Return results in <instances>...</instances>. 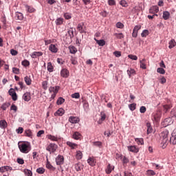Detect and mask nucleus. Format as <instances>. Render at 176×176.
I'll return each instance as SVG.
<instances>
[{
  "mask_svg": "<svg viewBox=\"0 0 176 176\" xmlns=\"http://www.w3.org/2000/svg\"><path fill=\"white\" fill-rule=\"evenodd\" d=\"M9 107H10V102H5L1 106V108L3 111H6Z\"/></svg>",
  "mask_w": 176,
  "mask_h": 176,
  "instance_id": "nucleus-31",
  "label": "nucleus"
},
{
  "mask_svg": "<svg viewBox=\"0 0 176 176\" xmlns=\"http://www.w3.org/2000/svg\"><path fill=\"white\" fill-rule=\"evenodd\" d=\"M21 64L23 67H28L30 65V61L28 60H24L22 61Z\"/></svg>",
  "mask_w": 176,
  "mask_h": 176,
  "instance_id": "nucleus-57",
  "label": "nucleus"
},
{
  "mask_svg": "<svg viewBox=\"0 0 176 176\" xmlns=\"http://www.w3.org/2000/svg\"><path fill=\"white\" fill-rule=\"evenodd\" d=\"M15 19H16V20L21 21V20H23V19H24V16L23 15V13L16 12L15 13Z\"/></svg>",
  "mask_w": 176,
  "mask_h": 176,
  "instance_id": "nucleus-22",
  "label": "nucleus"
},
{
  "mask_svg": "<svg viewBox=\"0 0 176 176\" xmlns=\"http://www.w3.org/2000/svg\"><path fill=\"white\" fill-rule=\"evenodd\" d=\"M47 138H48V140H50L51 141H54V142L58 141V138H57V137L52 135H48Z\"/></svg>",
  "mask_w": 176,
  "mask_h": 176,
  "instance_id": "nucleus-37",
  "label": "nucleus"
},
{
  "mask_svg": "<svg viewBox=\"0 0 176 176\" xmlns=\"http://www.w3.org/2000/svg\"><path fill=\"white\" fill-rule=\"evenodd\" d=\"M17 134H23V131H24V129L23 127H19L16 130Z\"/></svg>",
  "mask_w": 176,
  "mask_h": 176,
  "instance_id": "nucleus-60",
  "label": "nucleus"
},
{
  "mask_svg": "<svg viewBox=\"0 0 176 176\" xmlns=\"http://www.w3.org/2000/svg\"><path fill=\"white\" fill-rule=\"evenodd\" d=\"M87 163H88V164H89V166H91V167H94V166H96V164L97 163V162L93 157H89L87 160Z\"/></svg>",
  "mask_w": 176,
  "mask_h": 176,
  "instance_id": "nucleus-16",
  "label": "nucleus"
},
{
  "mask_svg": "<svg viewBox=\"0 0 176 176\" xmlns=\"http://www.w3.org/2000/svg\"><path fill=\"white\" fill-rule=\"evenodd\" d=\"M19 148L20 151L22 153H28L31 151V147L30 146V144H25V143H22V144H18Z\"/></svg>",
  "mask_w": 176,
  "mask_h": 176,
  "instance_id": "nucleus-2",
  "label": "nucleus"
},
{
  "mask_svg": "<svg viewBox=\"0 0 176 176\" xmlns=\"http://www.w3.org/2000/svg\"><path fill=\"white\" fill-rule=\"evenodd\" d=\"M146 126H147V134H151V133H152V130H153L151 123L147 122Z\"/></svg>",
  "mask_w": 176,
  "mask_h": 176,
  "instance_id": "nucleus-44",
  "label": "nucleus"
},
{
  "mask_svg": "<svg viewBox=\"0 0 176 176\" xmlns=\"http://www.w3.org/2000/svg\"><path fill=\"white\" fill-rule=\"evenodd\" d=\"M25 9L29 13H34L35 12V8L30 6H25Z\"/></svg>",
  "mask_w": 176,
  "mask_h": 176,
  "instance_id": "nucleus-38",
  "label": "nucleus"
},
{
  "mask_svg": "<svg viewBox=\"0 0 176 176\" xmlns=\"http://www.w3.org/2000/svg\"><path fill=\"white\" fill-rule=\"evenodd\" d=\"M65 112V111L64 110V109L60 108L55 112L54 116H63V115H64Z\"/></svg>",
  "mask_w": 176,
  "mask_h": 176,
  "instance_id": "nucleus-19",
  "label": "nucleus"
},
{
  "mask_svg": "<svg viewBox=\"0 0 176 176\" xmlns=\"http://www.w3.org/2000/svg\"><path fill=\"white\" fill-rule=\"evenodd\" d=\"M171 107H172V106L170 104L164 105V109L165 112H167V111H168V109H170Z\"/></svg>",
  "mask_w": 176,
  "mask_h": 176,
  "instance_id": "nucleus-63",
  "label": "nucleus"
},
{
  "mask_svg": "<svg viewBox=\"0 0 176 176\" xmlns=\"http://www.w3.org/2000/svg\"><path fill=\"white\" fill-rule=\"evenodd\" d=\"M106 118H107V116L105 115V113H104L103 111H101L100 112V120L104 121V120H105Z\"/></svg>",
  "mask_w": 176,
  "mask_h": 176,
  "instance_id": "nucleus-59",
  "label": "nucleus"
},
{
  "mask_svg": "<svg viewBox=\"0 0 176 176\" xmlns=\"http://www.w3.org/2000/svg\"><path fill=\"white\" fill-rule=\"evenodd\" d=\"M94 146H98V148H101V146H102V142H94Z\"/></svg>",
  "mask_w": 176,
  "mask_h": 176,
  "instance_id": "nucleus-61",
  "label": "nucleus"
},
{
  "mask_svg": "<svg viewBox=\"0 0 176 176\" xmlns=\"http://www.w3.org/2000/svg\"><path fill=\"white\" fill-rule=\"evenodd\" d=\"M49 50L52 52V53H57L58 50L57 49V47L54 44H51L49 47Z\"/></svg>",
  "mask_w": 176,
  "mask_h": 176,
  "instance_id": "nucleus-21",
  "label": "nucleus"
},
{
  "mask_svg": "<svg viewBox=\"0 0 176 176\" xmlns=\"http://www.w3.org/2000/svg\"><path fill=\"white\" fill-rule=\"evenodd\" d=\"M94 41H96L99 46H104L105 45V41L104 39L98 40L97 38H94Z\"/></svg>",
  "mask_w": 176,
  "mask_h": 176,
  "instance_id": "nucleus-26",
  "label": "nucleus"
},
{
  "mask_svg": "<svg viewBox=\"0 0 176 176\" xmlns=\"http://www.w3.org/2000/svg\"><path fill=\"white\" fill-rule=\"evenodd\" d=\"M148 35H149V31H148V30H144L141 33V36L142 38H146V36H148Z\"/></svg>",
  "mask_w": 176,
  "mask_h": 176,
  "instance_id": "nucleus-43",
  "label": "nucleus"
},
{
  "mask_svg": "<svg viewBox=\"0 0 176 176\" xmlns=\"http://www.w3.org/2000/svg\"><path fill=\"white\" fill-rule=\"evenodd\" d=\"M8 127V122L5 120H0V129L5 130Z\"/></svg>",
  "mask_w": 176,
  "mask_h": 176,
  "instance_id": "nucleus-18",
  "label": "nucleus"
},
{
  "mask_svg": "<svg viewBox=\"0 0 176 176\" xmlns=\"http://www.w3.org/2000/svg\"><path fill=\"white\" fill-rule=\"evenodd\" d=\"M157 72H158V74H162V75H164V74H166V71L162 67L157 68Z\"/></svg>",
  "mask_w": 176,
  "mask_h": 176,
  "instance_id": "nucleus-48",
  "label": "nucleus"
},
{
  "mask_svg": "<svg viewBox=\"0 0 176 176\" xmlns=\"http://www.w3.org/2000/svg\"><path fill=\"white\" fill-rule=\"evenodd\" d=\"M67 145L71 147V149H74L75 146H78V144H76V143H73L72 142H67Z\"/></svg>",
  "mask_w": 176,
  "mask_h": 176,
  "instance_id": "nucleus-39",
  "label": "nucleus"
},
{
  "mask_svg": "<svg viewBox=\"0 0 176 176\" xmlns=\"http://www.w3.org/2000/svg\"><path fill=\"white\" fill-rule=\"evenodd\" d=\"M36 173L38 174H44L45 173V168L41 167L36 169Z\"/></svg>",
  "mask_w": 176,
  "mask_h": 176,
  "instance_id": "nucleus-52",
  "label": "nucleus"
},
{
  "mask_svg": "<svg viewBox=\"0 0 176 176\" xmlns=\"http://www.w3.org/2000/svg\"><path fill=\"white\" fill-rule=\"evenodd\" d=\"M67 34L70 37V39H72V38H74V29L72 28H70L69 30L67 31Z\"/></svg>",
  "mask_w": 176,
  "mask_h": 176,
  "instance_id": "nucleus-41",
  "label": "nucleus"
},
{
  "mask_svg": "<svg viewBox=\"0 0 176 176\" xmlns=\"http://www.w3.org/2000/svg\"><path fill=\"white\" fill-rule=\"evenodd\" d=\"M72 98H80V94L78 92L72 94Z\"/></svg>",
  "mask_w": 176,
  "mask_h": 176,
  "instance_id": "nucleus-55",
  "label": "nucleus"
},
{
  "mask_svg": "<svg viewBox=\"0 0 176 176\" xmlns=\"http://www.w3.org/2000/svg\"><path fill=\"white\" fill-rule=\"evenodd\" d=\"M69 122L70 123H72L73 124H75L76 123H79V118L74 117V116H70L69 118Z\"/></svg>",
  "mask_w": 176,
  "mask_h": 176,
  "instance_id": "nucleus-12",
  "label": "nucleus"
},
{
  "mask_svg": "<svg viewBox=\"0 0 176 176\" xmlns=\"http://www.w3.org/2000/svg\"><path fill=\"white\" fill-rule=\"evenodd\" d=\"M83 108L85 111H87L89 109V102L87 101L83 102Z\"/></svg>",
  "mask_w": 176,
  "mask_h": 176,
  "instance_id": "nucleus-53",
  "label": "nucleus"
},
{
  "mask_svg": "<svg viewBox=\"0 0 176 176\" xmlns=\"http://www.w3.org/2000/svg\"><path fill=\"white\" fill-rule=\"evenodd\" d=\"M170 118H171L172 119H176V109H173L170 111Z\"/></svg>",
  "mask_w": 176,
  "mask_h": 176,
  "instance_id": "nucleus-35",
  "label": "nucleus"
},
{
  "mask_svg": "<svg viewBox=\"0 0 176 176\" xmlns=\"http://www.w3.org/2000/svg\"><path fill=\"white\" fill-rule=\"evenodd\" d=\"M114 36H116L117 39H123V38H124L123 33H115Z\"/></svg>",
  "mask_w": 176,
  "mask_h": 176,
  "instance_id": "nucleus-42",
  "label": "nucleus"
},
{
  "mask_svg": "<svg viewBox=\"0 0 176 176\" xmlns=\"http://www.w3.org/2000/svg\"><path fill=\"white\" fill-rule=\"evenodd\" d=\"M47 69L48 72H53L54 67H53V65L50 62L47 63Z\"/></svg>",
  "mask_w": 176,
  "mask_h": 176,
  "instance_id": "nucleus-34",
  "label": "nucleus"
},
{
  "mask_svg": "<svg viewBox=\"0 0 176 176\" xmlns=\"http://www.w3.org/2000/svg\"><path fill=\"white\" fill-rule=\"evenodd\" d=\"M120 5L123 8H127V2L125 0H121L120 1Z\"/></svg>",
  "mask_w": 176,
  "mask_h": 176,
  "instance_id": "nucleus-54",
  "label": "nucleus"
},
{
  "mask_svg": "<svg viewBox=\"0 0 176 176\" xmlns=\"http://www.w3.org/2000/svg\"><path fill=\"white\" fill-rule=\"evenodd\" d=\"M140 67L142 69H146V64L145 63V59H142L140 62Z\"/></svg>",
  "mask_w": 176,
  "mask_h": 176,
  "instance_id": "nucleus-30",
  "label": "nucleus"
},
{
  "mask_svg": "<svg viewBox=\"0 0 176 176\" xmlns=\"http://www.w3.org/2000/svg\"><path fill=\"white\" fill-rule=\"evenodd\" d=\"M64 23V19L59 17L57 18L55 21V23L56 25H62V24Z\"/></svg>",
  "mask_w": 176,
  "mask_h": 176,
  "instance_id": "nucleus-25",
  "label": "nucleus"
},
{
  "mask_svg": "<svg viewBox=\"0 0 176 176\" xmlns=\"http://www.w3.org/2000/svg\"><path fill=\"white\" fill-rule=\"evenodd\" d=\"M161 143L160 147L163 149L167 148V145H168V131H164L161 133Z\"/></svg>",
  "mask_w": 176,
  "mask_h": 176,
  "instance_id": "nucleus-1",
  "label": "nucleus"
},
{
  "mask_svg": "<svg viewBox=\"0 0 176 176\" xmlns=\"http://www.w3.org/2000/svg\"><path fill=\"white\" fill-rule=\"evenodd\" d=\"M47 81L45 80L42 82V87L44 90H47Z\"/></svg>",
  "mask_w": 176,
  "mask_h": 176,
  "instance_id": "nucleus-49",
  "label": "nucleus"
},
{
  "mask_svg": "<svg viewBox=\"0 0 176 176\" xmlns=\"http://www.w3.org/2000/svg\"><path fill=\"white\" fill-rule=\"evenodd\" d=\"M146 174H147V175H149V176L155 175V171H153L152 170H148L146 171Z\"/></svg>",
  "mask_w": 176,
  "mask_h": 176,
  "instance_id": "nucleus-64",
  "label": "nucleus"
},
{
  "mask_svg": "<svg viewBox=\"0 0 176 176\" xmlns=\"http://www.w3.org/2000/svg\"><path fill=\"white\" fill-rule=\"evenodd\" d=\"M129 58H131V60H134L135 61L138 60V57L135 55L129 54L128 55Z\"/></svg>",
  "mask_w": 176,
  "mask_h": 176,
  "instance_id": "nucleus-56",
  "label": "nucleus"
},
{
  "mask_svg": "<svg viewBox=\"0 0 176 176\" xmlns=\"http://www.w3.org/2000/svg\"><path fill=\"white\" fill-rule=\"evenodd\" d=\"M23 100H24V101H26L27 102H28V101L31 100V93L30 92H26L23 95Z\"/></svg>",
  "mask_w": 176,
  "mask_h": 176,
  "instance_id": "nucleus-13",
  "label": "nucleus"
},
{
  "mask_svg": "<svg viewBox=\"0 0 176 176\" xmlns=\"http://www.w3.org/2000/svg\"><path fill=\"white\" fill-rule=\"evenodd\" d=\"M116 26L117 27V28H120V30L124 28V25L121 22H118L116 24Z\"/></svg>",
  "mask_w": 176,
  "mask_h": 176,
  "instance_id": "nucleus-50",
  "label": "nucleus"
},
{
  "mask_svg": "<svg viewBox=\"0 0 176 176\" xmlns=\"http://www.w3.org/2000/svg\"><path fill=\"white\" fill-rule=\"evenodd\" d=\"M25 135L29 137V138H32V131L30 129H27L25 131Z\"/></svg>",
  "mask_w": 176,
  "mask_h": 176,
  "instance_id": "nucleus-29",
  "label": "nucleus"
},
{
  "mask_svg": "<svg viewBox=\"0 0 176 176\" xmlns=\"http://www.w3.org/2000/svg\"><path fill=\"white\" fill-rule=\"evenodd\" d=\"M128 151H129V152H133V153H138L139 151L135 146H129Z\"/></svg>",
  "mask_w": 176,
  "mask_h": 176,
  "instance_id": "nucleus-20",
  "label": "nucleus"
},
{
  "mask_svg": "<svg viewBox=\"0 0 176 176\" xmlns=\"http://www.w3.org/2000/svg\"><path fill=\"white\" fill-rule=\"evenodd\" d=\"M161 116H162V111H157V113L155 115V120L156 119H157V120H159Z\"/></svg>",
  "mask_w": 176,
  "mask_h": 176,
  "instance_id": "nucleus-58",
  "label": "nucleus"
},
{
  "mask_svg": "<svg viewBox=\"0 0 176 176\" xmlns=\"http://www.w3.org/2000/svg\"><path fill=\"white\" fill-rule=\"evenodd\" d=\"M85 23H78L77 26V30L79 31L80 34H86V30L83 28Z\"/></svg>",
  "mask_w": 176,
  "mask_h": 176,
  "instance_id": "nucleus-11",
  "label": "nucleus"
},
{
  "mask_svg": "<svg viewBox=\"0 0 176 176\" xmlns=\"http://www.w3.org/2000/svg\"><path fill=\"white\" fill-rule=\"evenodd\" d=\"M83 156V154L80 152V151H77L76 153V159L78 160H80Z\"/></svg>",
  "mask_w": 176,
  "mask_h": 176,
  "instance_id": "nucleus-46",
  "label": "nucleus"
},
{
  "mask_svg": "<svg viewBox=\"0 0 176 176\" xmlns=\"http://www.w3.org/2000/svg\"><path fill=\"white\" fill-rule=\"evenodd\" d=\"M129 108L130 109V111H135V109L137 108V104L135 103H131L130 104H129Z\"/></svg>",
  "mask_w": 176,
  "mask_h": 176,
  "instance_id": "nucleus-40",
  "label": "nucleus"
},
{
  "mask_svg": "<svg viewBox=\"0 0 176 176\" xmlns=\"http://www.w3.org/2000/svg\"><path fill=\"white\" fill-rule=\"evenodd\" d=\"M58 90H60V86L58 85L49 87V92L53 93L54 94H57V93H58Z\"/></svg>",
  "mask_w": 176,
  "mask_h": 176,
  "instance_id": "nucleus-8",
  "label": "nucleus"
},
{
  "mask_svg": "<svg viewBox=\"0 0 176 176\" xmlns=\"http://www.w3.org/2000/svg\"><path fill=\"white\" fill-rule=\"evenodd\" d=\"M25 174L28 176H32V171L29 169H25Z\"/></svg>",
  "mask_w": 176,
  "mask_h": 176,
  "instance_id": "nucleus-62",
  "label": "nucleus"
},
{
  "mask_svg": "<svg viewBox=\"0 0 176 176\" xmlns=\"http://www.w3.org/2000/svg\"><path fill=\"white\" fill-rule=\"evenodd\" d=\"M56 164L57 166H61L63 164H64V156L61 155H58L56 157Z\"/></svg>",
  "mask_w": 176,
  "mask_h": 176,
  "instance_id": "nucleus-5",
  "label": "nucleus"
},
{
  "mask_svg": "<svg viewBox=\"0 0 176 176\" xmlns=\"http://www.w3.org/2000/svg\"><path fill=\"white\" fill-rule=\"evenodd\" d=\"M174 120H175L173 119V118H171V117L166 118L164 120V123L165 124V127H167V126H170V124H173V123H174Z\"/></svg>",
  "mask_w": 176,
  "mask_h": 176,
  "instance_id": "nucleus-9",
  "label": "nucleus"
},
{
  "mask_svg": "<svg viewBox=\"0 0 176 176\" xmlns=\"http://www.w3.org/2000/svg\"><path fill=\"white\" fill-rule=\"evenodd\" d=\"M80 137H82V135L79 132H75L73 134L74 140H80Z\"/></svg>",
  "mask_w": 176,
  "mask_h": 176,
  "instance_id": "nucleus-32",
  "label": "nucleus"
},
{
  "mask_svg": "<svg viewBox=\"0 0 176 176\" xmlns=\"http://www.w3.org/2000/svg\"><path fill=\"white\" fill-rule=\"evenodd\" d=\"M170 144H173V145H176V128L173 130L172 133V136L170 137Z\"/></svg>",
  "mask_w": 176,
  "mask_h": 176,
  "instance_id": "nucleus-7",
  "label": "nucleus"
},
{
  "mask_svg": "<svg viewBox=\"0 0 176 176\" xmlns=\"http://www.w3.org/2000/svg\"><path fill=\"white\" fill-rule=\"evenodd\" d=\"M65 102V99H64L63 97H59L56 101L57 105H61Z\"/></svg>",
  "mask_w": 176,
  "mask_h": 176,
  "instance_id": "nucleus-33",
  "label": "nucleus"
},
{
  "mask_svg": "<svg viewBox=\"0 0 176 176\" xmlns=\"http://www.w3.org/2000/svg\"><path fill=\"white\" fill-rule=\"evenodd\" d=\"M163 19L164 20H168V19H170V12H168V11H165L163 12Z\"/></svg>",
  "mask_w": 176,
  "mask_h": 176,
  "instance_id": "nucleus-36",
  "label": "nucleus"
},
{
  "mask_svg": "<svg viewBox=\"0 0 176 176\" xmlns=\"http://www.w3.org/2000/svg\"><path fill=\"white\" fill-rule=\"evenodd\" d=\"M69 52H70L71 54H75V53H76V52H78V50L74 45H70L69 47Z\"/></svg>",
  "mask_w": 176,
  "mask_h": 176,
  "instance_id": "nucleus-27",
  "label": "nucleus"
},
{
  "mask_svg": "<svg viewBox=\"0 0 176 176\" xmlns=\"http://www.w3.org/2000/svg\"><path fill=\"white\" fill-rule=\"evenodd\" d=\"M30 56L32 58H37V57H41V56H43V52H34Z\"/></svg>",
  "mask_w": 176,
  "mask_h": 176,
  "instance_id": "nucleus-14",
  "label": "nucleus"
},
{
  "mask_svg": "<svg viewBox=\"0 0 176 176\" xmlns=\"http://www.w3.org/2000/svg\"><path fill=\"white\" fill-rule=\"evenodd\" d=\"M126 72L129 78H131V76L135 75L136 74L135 70L131 67L129 68Z\"/></svg>",
  "mask_w": 176,
  "mask_h": 176,
  "instance_id": "nucleus-17",
  "label": "nucleus"
},
{
  "mask_svg": "<svg viewBox=\"0 0 176 176\" xmlns=\"http://www.w3.org/2000/svg\"><path fill=\"white\" fill-rule=\"evenodd\" d=\"M8 94L9 96H11L13 101H17V94H16V91H14V89H10V90L8 91Z\"/></svg>",
  "mask_w": 176,
  "mask_h": 176,
  "instance_id": "nucleus-4",
  "label": "nucleus"
},
{
  "mask_svg": "<svg viewBox=\"0 0 176 176\" xmlns=\"http://www.w3.org/2000/svg\"><path fill=\"white\" fill-rule=\"evenodd\" d=\"M141 30V25H136L133 30V33H132V36L133 38H137L138 36V31Z\"/></svg>",
  "mask_w": 176,
  "mask_h": 176,
  "instance_id": "nucleus-6",
  "label": "nucleus"
},
{
  "mask_svg": "<svg viewBox=\"0 0 176 176\" xmlns=\"http://www.w3.org/2000/svg\"><path fill=\"white\" fill-rule=\"evenodd\" d=\"M46 168H48V170H50L51 171L56 170V168H54V166H53V165H52V164H50L49 161L47 162Z\"/></svg>",
  "mask_w": 176,
  "mask_h": 176,
  "instance_id": "nucleus-24",
  "label": "nucleus"
},
{
  "mask_svg": "<svg viewBox=\"0 0 176 176\" xmlns=\"http://www.w3.org/2000/svg\"><path fill=\"white\" fill-rule=\"evenodd\" d=\"M24 79H25V82L28 86L31 85L32 80H31L30 76H26Z\"/></svg>",
  "mask_w": 176,
  "mask_h": 176,
  "instance_id": "nucleus-28",
  "label": "nucleus"
},
{
  "mask_svg": "<svg viewBox=\"0 0 176 176\" xmlns=\"http://www.w3.org/2000/svg\"><path fill=\"white\" fill-rule=\"evenodd\" d=\"M135 141L138 142V145H144V139L142 138H135Z\"/></svg>",
  "mask_w": 176,
  "mask_h": 176,
  "instance_id": "nucleus-45",
  "label": "nucleus"
},
{
  "mask_svg": "<svg viewBox=\"0 0 176 176\" xmlns=\"http://www.w3.org/2000/svg\"><path fill=\"white\" fill-rule=\"evenodd\" d=\"M113 170H115V166H111V164H109L105 169V173L106 174H111Z\"/></svg>",
  "mask_w": 176,
  "mask_h": 176,
  "instance_id": "nucleus-15",
  "label": "nucleus"
},
{
  "mask_svg": "<svg viewBox=\"0 0 176 176\" xmlns=\"http://www.w3.org/2000/svg\"><path fill=\"white\" fill-rule=\"evenodd\" d=\"M60 76H62V78H68V76H69V71L67 69H62L60 71Z\"/></svg>",
  "mask_w": 176,
  "mask_h": 176,
  "instance_id": "nucleus-10",
  "label": "nucleus"
},
{
  "mask_svg": "<svg viewBox=\"0 0 176 176\" xmlns=\"http://www.w3.org/2000/svg\"><path fill=\"white\" fill-rule=\"evenodd\" d=\"M57 148H58L57 144H56L54 143H50L47 146L46 151H47L48 152H50V154H52V153H54V152H56V151H57Z\"/></svg>",
  "mask_w": 176,
  "mask_h": 176,
  "instance_id": "nucleus-3",
  "label": "nucleus"
},
{
  "mask_svg": "<svg viewBox=\"0 0 176 176\" xmlns=\"http://www.w3.org/2000/svg\"><path fill=\"white\" fill-rule=\"evenodd\" d=\"M74 168L76 171H81L82 168H83V165L80 163L75 164Z\"/></svg>",
  "mask_w": 176,
  "mask_h": 176,
  "instance_id": "nucleus-23",
  "label": "nucleus"
},
{
  "mask_svg": "<svg viewBox=\"0 0 176 176\" xmlns=\"http://www.w3.org/2000/svg\"><path fill=\"white\" fill-rule=\"evenodd\" d=\"M175 47V41L174 40H171L170 42H169V49H173V47Z\"/></svg>",
  "mask_w": 176,
  "mask_h": 176,
  "instance_id": "nucleus-47",
  "label": "nucleus"
},
{
  "mask_svg": "<svg viewBox=\"0 0 176 176\" xmlns=\"http://www.w3.org/2000/svg\"><path fill=\"white\" fill-rule=\"evenodd\" d=\"M12 72L13 74H15V75H19V74H20V69L17 67H13Z\"/></svg>",
  "mask_w": 176,
  "mask_h": 176,
  "instance_id": "nucleus-51",
  "label": "nucleus"
}]
</instances>
